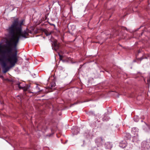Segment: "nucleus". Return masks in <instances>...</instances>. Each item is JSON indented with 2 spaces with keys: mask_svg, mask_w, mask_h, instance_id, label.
Returning <instances> with one entry per match:
<instances>
[{
  "mask_svg": "<svg viewBox=\"0 0 150 150\" xmlns=\"http://www.w3.org/2000/svg\"><path fill=\"white\" fill-rule=\"evenodd\" d=\"M23 23H19L17 19L15 20L8 28L9 40L6 41L5 44L0 45V61L4 73L8 71L17 62V46L19 40L22 37L26 38L28 35L26 31H22Z\"/></svg>",
  "mask_w": 150,
  "mask_h": 150,
  "instance_id": "obj_1",
  "label": "nucleus"
},
{
  "mask_svg": "<svg viewBox=\"0 0 150 150\" xmlns=\"http://www.w3.org/2000/svg\"><path fill=\"white\" fill-rule=\"evenodd\" d=\"M95 142L98 146H100L103 143V139L101 137L97 138L95 140Z\"/></svg>",
  "mask_w": 150,
  "mask_h": 150,
  "instance_id": "obj_2",
  "label": "nucleus"
},
{
  "mask_svg": "<svg viewBox=\"0 0 150 150\" xmlns=\"http://www.w3.org/2000/svg\"><path fill=\"white\" fill-rule=\"evenodd\" d=\"M59 44L57 42V40H55L52 44V48H54L55 50L57 51L59 49Z\"/></svg>",
  "mask_w": 150,
  "mask_h": 150,
  "instance_id": "obj_3",
  "label": "nucleus"
},
{
  "mask_svg": "<svg viewBox=\"0 0 150 150\" xmlns=\"http://www.w3.org/2000/svg\"><path fill=\"white\" fill-rule=\"evenodd\" d=\"M17 85H18V87H19V88L20 89H22L24 91H27L28 89V88L27 87L21 86H20V83H19L17 84Z\"/></svg>",
  "mask_w": 150,
  "mask_h": 150,
  "instance_id": "obj_4",
  "label": "nucleus"
},
{
  "mask_svg": "<svg viewBox=\"0 0 150 150\" xmlns=\"http://www.w3.org/2000/svg\"><path fill=\"white\" fill-rule=\"evenodd\" d=\"M105 146L106 148L108 149H110L112 147V144L109 142H108L105 143Z\"/></svg>",
  "mask_w": 150,
  "mask_h": 150,
  "instance_id": "obj_5",
  "label": "nucleus"
},
{
  "mask_svg": "<svg viewBox=\"0 0 150 150\" xmlns=\"http://www.w3.org/2000/svg\"><path fill=\"white\" fill-rule=\"evenodd\" d=\"M56 85L55 83L54 82H52L51 83L50 85L49 86V88L50 89H52Z\"/></svg>",
  "mask_w": 150,
  "mask_h": 150,
  "instance_id": "obj_6",
  "label": "nucleus"
},
{
  "mask_svg": "<svg viewBox=\"0 0 150 150\" xmlns=\"http://www.w3.org/2000/svg\"><path fill=\"white\" fill-rule=\"evenodd\" d=\"M52 32L51 31H48L47 30L45 31V34L47 36H48L51 34Z\"/></svg>",
  "mask_w": 150,
  "mask_h": 150,
  "instance_id": "obj_7",
  "label": "nucleus"
},
{
  "mask_svg": "<svg viewBox=\"0 0 150 150\" xmlns=\"http://www.w3.org/2000/svg\"><path fill=\"white\" fill-rule=\"evenodd\" d=\"M127 145L126 143H124L123 145L121 144H120V147H122V148H123L125 147Z\"/></svg>",
  "mask_w": 150,
  "mask_h": 150,
  "instance_id": "obj_8",
  "label": "nucleus"
},
{
  "mask_svg": "<svg viewBox=\"0 0 150 150\" xmlns=\"http://www.w3.org/2000/svg\"><path fill=\"white\" fill-rule=\"evenodd\" d=\"M79 132V130H77L76 131H74L73 132V134H77Z\"/></svg>",
  "mask_w": 150,
  "mask_h": 150,
  "instance_id": "obj_9",
  "label": "nucleus"
},
{
  "mask_svg": "<svg viewBox=\"0 0 150 150\" xmlns=\"http://www.w3.org/2000/svg\"><path fill=\"white\" fill-rule=\"evenodd\" d=\"M135 118H137V117L136 116L134 117V120L135 122H137L139 120L138 119H137L136 120H135Z\"/></svg>",
  "mask_w": 150,
  "mask_h": 150,
  "instance_id": "obj_10",
  "label": "nucleus"
},
{
  "mask_svg": "<svg viewBox=\"0 0 150 150\" xmlns=\"http://www.w3.org/2000/svg\"><path fill=\"white\" fill-rule=\"evenodd\" d=\"M97 149H98L96 147H94L93 149V150H97Z\"/></svg>",
  "mask_w": 150,
  "mask_h": 150,
  "instance_id": "obj_11",
  "label": "nucleus"
},
{
  "mask_svg": "<svg viewBox=\"0 0 150 150\" xmlns=\"http://www.w3.org/2000/svg\"><path fill=\"white\" fill-rule=\"evenodd\" d=\"M59 56L60 59H61V58L62 57V56L61 55H60L59 54Z\"/></svg>",
  "mask_w": 150,
  "mask_h": 150,
  "instance_id": "obj_12",
  "label": "nucleus"
},
{
  "mask_svg": "<svg viewBox=\"0 0 150 150\" xmlns=\"http://www.w3.org/2000/svg\"><path fill=\"white\" fill-rule=\"evenodd\" d=\"M50 25H53L55 26V25L53 24H50Z\"/></svg>",
  "mask_w": 150,
  "mask_h": 150,
  "instance_id": "obj_13",
  "label": "nucleus"
},
{
  "mask_svg": "<svg viewBox=\"0 0 150 150\" xmlns=\"http://www.w3.org/2000/svg\"><path fill=\"white\" fill-rule=\"evenodd\" d=\"M147 81H148V83H149V81L150 82V81L149 80H147Z\"/></svg>",
  "mask_w": 150,
  "mask_h": 150,
  "instance_id": "obj_14",
  "label": "nucleus"
}]
</instances>
